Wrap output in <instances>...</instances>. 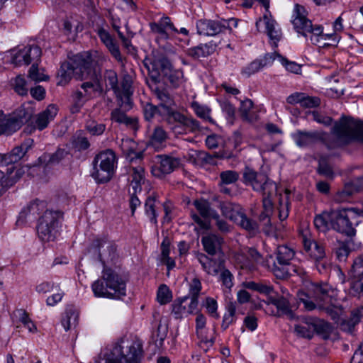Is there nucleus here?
Masks as SVG:
<instances>
[{
  "mask_svg": "<svg viewBox=\"0 0 363 363\" xmlns=\"http://www.w3.org/2000/svg\"><path fill=\"white\" fill-rule=\"evenodd\" d=\"M237 262L242 269L254 270L256 265L262 262V255L253 248L248 249L246 252H240L235 256Z\"/></svg>",
  "mask_w": 363,
  "mask_h": 363,
  "instance_id": "bb28decb",
  "label": "nucleus"
},
{
  "mask_svg": "<svg viewBox=\"0 0 363 363\" xmlns=\"http://www.w3.org/2000/svg\"><path fill=\"white\" fill-rule=\"evenodd\" d=\"M193 204L203 218H206L214 215L207 200L203 199H196L194 201Z\"/></svg>",
  "mask_w": 363,
  "mask_h": 363,
  "instance_id": "09e8293b",
  "label": "nucleus"
},
{
  "mask_svg": "<svg viewBox=\"0 0 363 363\" xmlns=\"http://www.w3.org/2000/svg\"><path fill=\"white\" fill-rule=\"evenodd\" d=\"M123 154L130 162H140L143 159V150L138 149V143L130 138H123L119 144Z\"/></svg>",
  "mask_w": 363,
  "mask_h": 363,
  "instance_id": "a878e982",
  "label": "nucleus"
},
{
  "mask_svg": "<svg viewBox=\"0 0 363 363\" xmlns=\"http://www.w3.org/2000/svg\"><path fill=\"white\" fill-rule=\"evenodd\" d=\"M79 311L74 306L67 308L62 318L61 323L64 329L67 331L74 329L79 322Z\"/></svg>",
  "mask_w": 363,
  "mask_h": 363,
  "instance_id": "e433bc0d",
  "label": "nucleus"
},
{
  "mask_svg": "<svg viewBox=\"0 0 363 363\" xmlns=\"http://www.w3.org/2000/svg\"><path fill=\"white\" fill-rule=\"evenodd\" d=\"M306 15L307 12L303 6L295 5L292 16L294 29L306 37L308 34H311L310 40L313 44L324 47L326 44L325 41L329 38V35L323 34V28L321 26L313 25Z\"/></svg>",
  "mask_w": 363,
  "mask_h": 363,
  "instance_id": "20e7f679",
  "label": "nucleus"
},
{
  "mask_svg": "<svg viewBox=\"0 0 363 363\" xmlns=\"http://www.w3.org/2000/svg\"><path fill=\"white\" fill-rule=\"evenodd\" d=\"M13 87L15 91L21 96H24L28 94V88L26 87V79L21 75L17 76L15 78Z\"/></svg>",
  "mask_w": 363,
  "mask_h": 363,
  "instance_id": "e2e57ef3",
  "label": "nucleus"
},
{
  "mask_svg": "<svg viewBox=\"0 0 363 363\" xmlns=\"http://www.w3.org/2000/svg\"><path fill=\"white\" fill-rule=\"evenodd\" d=\"M242 178L243 183L250 186L254 191L268 195H273L277 192L276 184L264 173H259L250 167H245Z\"/></svg>",
  "mask_w": 363,
  "mask_h": 363,
  "instance_id": "f8f14e48",
  "label": "nucleus"
},
{
  "mask_svg": "<svg viewBox=\"0 0 363 363\" xmlns=\"http://www.w3.org/2000/svg\"><path fill=\"white\" fill-rule=\"evenodd\" d=\"M144 65L148 70L149 75L155 82H159L160 74L166 76L170 84L179 87L182 84L183 72L179 69H172L169 60L162 54H153L144 60Z\"/></svg>",
  "mask_w": 363,
  "mask_h": 363,
  "instance_id": "7ed1b4c3",
  "label": "nucleus"
},
{
  "mask_svg": "<svg viewBox=\"0 0 363 363\" xmlns=\"http://www.w3.org/2000/svg\"><path fill=\"white\" fill-rule=\"evenodd\" d=\"M233 276L228 269H222L220 275V280L222 282L223 286L225 288V291H229L233 286Z\"/></svg>",
  "mask_w": 363,
  "mask_h": 363,
  "instance_id": "680f3d73",
  "label": "nucleus"
},
{
  "mask_svg": "<svg viewBox=\"0 0 363 363\" xmlns=\"http://www.w3.org/2000/svg\"><path fill=\"white\" fill-rule=\"evenodd\" d=\"M199 300L195 298L184 296L173 304L172 313L177 319L196 313Z\"/></svg>",
  "mask_w": 363,
  "mask_h": 363,
  "instance_id": "5701e85b",
  "label": "nucleus"
},
{
  "mask_svg": "<svg viewBox=\"0 0 363 363\" xmlns=\"http://www.w3.org/2000/svg\"><path fill=\"white\" fill-rule=\"evenodd\" d=\"M191 106L198 117L211 124L214 123V121L211 116V109L208 107L201 105L197 102H194Z\"/></svg>",
  "mask_w": 363,
  "mask_h": 363,
  "instance_id": "a18cd8bd",
  "label": "nucleus"
},
{
  "mask_svg": "<svg viewBox=\"0 0 363 363\" xmlns=\"http://www.w3.org/2000/svg\"><path fill=\"white\" fill-rule=\"evenodd\" d=\"M67 151H66L65 149L59 148L55 153L52 155H44L43 159L45 160H48V162L49 164L58 163L62 159H64L67 155Z\"/></svg>",
  "mask_w": 363,
  "mask_h": 363,
  "instance_id": "bf43d9fd",
  "label": "nucleus"
},
{
  "mask_svg": "<svg viewBox=\"0 0 363 363\" xmlns=\"http://www.w3.org/2000/svg\"><path fill=\"white\" fill-rule=\"evenodd\" d=\"M150 28L158 40H167L178 32L168 16H163L158 21L150 23Z\"/></svg>",
  "mask_w": 363,
  "mask_h": 363,
  "instance_id": "4be33fe9",
  "label": "nucleus"
},
{
  "mask_svg": "<svg viewBox=\"0 0 363 363\" xmlns=\"http://www.w3.org/2000/svg\"><path fill=\"white\" fill-rule=\"evenodd\" d=\"M120 21L118 18H116L113 16L111 18V24L113 28V29L117 32L118 38L121 39L123 45L127 48L129 49L130 47H132L130 39L133 38V35L131 33H128L127 34V36H125L123 33L120 30V26H119Z\"/></svg>",
  "mask_w": 363,
  "mask_h": 363,
  "instance_id": "49530a36",
  "label": "nucleus"
},
{
  "mask_svg": "<svg viewBox=\"0 0 363 363\" xmlns=\"http://www.w3.org/2000/svg\"><path fill=\"white\" fill-rule=\"evenodd\" d=\"M235 312L236 307L235 304L233 303H230L227 306V312L225 313L223 318L222 328L223 329H227L235 322Z\"/></svg>",
  "mask_w": 363,
  "mask_h": 363,
  "instance_id": "603ef678",
  "label": "nucleus"
},
{
  "mask_svg": "<svg viewBox=\"0 0 363 363\" xmlns=\"http://www.w3.org/2000/svg\"><path fill=\"white\" fill-rule=\"evenodd\" d=\"M91 289L96 297L115 298L112 292L107 287L106 281L103 279V274L100 279L92 284Z\"/></svg>",
  "mask_w": 363,
  "mask_h": 363,
  "instance_id": "58836bf2",
  "label": "nucleus"
},
{
  "mask_svg": "<svg viewBox=\"0 0 363 363\" xmlns=\"http://www.w3.org/2000/svg\"><path fill=\"white\" fill-rule=\"evenodd\" d=\"M86 128L91 135H100L104 132L106 125L103 123H98L97 122L92 121L87 123Z\"/></svg>",
  "mask_w": 363,
  "mask_h": 363,
  "instance_id": "69168bd1",
  "label": "nucleus"
},
{
  "mask_svg": "<svg viewBox=\"0 0 363 363\" xmlns=\"http://www.w3.org/2000/svg\"><path fill=\"white\" fill-rule=\"evenodd\" d=\"M42 55L41 49L38 45L26 46L18 50L12 57V63L16 66L29 65L31 62H38Z\"/></svg>",
  "mask_w": 363,
  "mask_h": 363,
  "instance_id": "aec40b11",
  "label": "nucleus"
},
{
  "mask_svg": "<svg viewBox=\"0 0 363 363\" xmlns=\"http://www.w3.org/2000/svg\"><path fill=\"white\" fill-rule=\"evenodd\" d=\"M167 123L173 125L172 129L176 134L186 131L194 133L201 130L200 123L197 120L186 117L179 112L172 113Z\"/></svg>",
  "mask_w": 363,
  "mask_h": 363,
  "instance_id": "a211bd4d",
  "label": "nucleus"
},
{
  "mask_svg": "<svg viewBox=\"0 0 363 363\" xmlns=\"http://www.w3.org/2000/svg\"><path fill=\"white\" fill-rule=\"evenodd\" d=\"M57 112L58 108L55 105H49L46 109L39 113L33 118V120L31 121L33 128L39 130H43L46 128L50 121L57 116Z\"/></svg>",
  "mask_w": 363,
  "mask_h": 363,
  "instance_id": "c85d7f7f",
  "label": "nucleus"
},
{
  "mask_svg": "<svg viewBox=\"0 0 363 363\" xmlns=\"http://www.w3.org/2000/svg\"><path fill=\"white\" fill-rule=\"evenodd\" d=\"M98 56V51L84 52L73 57L72 62H65L62 64L58 71V85H65L74 76L79 79L82 77L84 69H89L91 63H94V57Z\"/></svg>",
  "mask_w": 363,
  "mask_h": 363,
  "instance_id": "39448f33",
  "label": "nucleus"
},
{
  "mask_svg": "<svg viewBox=\"0 0 363 363\" xmlns=\"http://www.w3.org/2000/svg\"><path fill=\"white\" fill-rule=\"evenodd\" d=\"M167 138L166 131L161 127H156L151 135L150 144L155 148L158 149L166 141Z\"/></svg>",
  "mask_w": 363,
  "mask_h": 363,
  "instance_id": "37998d69",
  "label": "nucleus"
},
{
  "mask_svg": "<svg viewBox=\"0 0 363 363\" xmlns=\"http://www.w3.org/2000/svg\"><path fill=\"white\" fill-rule=\"evenodd\" d=\"M32 142V140H28L21 145L14 147L9 153L0 154V164L6 166L20 161L28 152Z\"/></svg>",
  "mask_w": 363,
  "mask_h": 363,
  "instance_id": "cd10ccee",
  "label": "nucleus"
},
{
  "mask_svg": "<svg viewBox=\"0 0 363 363\" xmlns=\"http://www.w3.org/2000/svg\"><path fill=\"white\" fill-rule=\"evenodd\" d=\"M169 241L167 238H165L161 244V261L167 265L169 270L175 267V262L169 257Z\"/></svg>",
  "mask_w": 363,
  "mask_h": 363,
  "instance_id": "79ce46f5",
  "label": "nucleus"
},
{
  "mask_svg": "<svg viewBox=\"0 0 363 363\" xmlns=\"http://www.w3.org/2000/svg\"><path fill=\"white\" fill-rule=\"evenodd\" d=\"M332 134L334 138L330 140L323 132L298 130L292 134V138L300 147H306L321 140L329 149H334L352 142L363 143V123L352 118L342 117L335 123Z\"/></svg>",
  "mask_w": 363,
  "mask_h": 363,
  "instance_id": "f257e3e1",
  "label": "nucleus"
},
{
  "mask_svg": "<svg viewBox=\"0 0 363 363\" xmlns=\"http://www.w3.org/2000/svg\"><path fill=\"white\" fill-rule=\"evenodd\" d=\"M216 49V44L213 41L208 43L200 44L198 46L189 48L187 55L194 59L205 57L212 55Z\"/></svg>",
  "mask_w": 363,
  "mask_h": 363,
  "instance_id": "f704fd0d",
  "label": "nucleus"
},
{
  "mask_svg": "<svg viewBox=\"0 0 363 363\" xmlns=\"http://www.w3.org/2000/svg\"><path fill=\"white\" fill-rule=\"evenodd\" d=\"M94 60L95 62L91 63V65L89 66V69H84L82 77H79V79H90V81L84 82L82 84V89L87 96H91L92 94L95 93L99 88L96 66L103 62V54L98 51V56H95Z\"/></svg>",
  "mask_w": 363,
  "mask_h": 363,
  "instance_id": "f3484780",
  "label": "nucleus"
},
{
  "mask_svg": "<svg viewBox=\"0 0 363 363\" xmlns=\"http://www.w3.org/2000/svg\"><path fill=\"white\" fill-rule=\"evenodd\" d=\"M272 195L263 194V211L259 215V219L261 220H264L266 218H269L272 212V202L270 199V197Z\"/></svg>",
  "mask_w": 363,
  "mask_h": 363,
  "instance_id": "6e6d98bb",
  "label": "nucleus"
},
{
  "mask_svg": "<svg viewBox=\"0 0 363 363\" xmlns=\"http://www.w3.org/2000/svg\"><path fill=\"white\" fill-rule=\"evenodd\" d=\"M204 250L211 255H214L221 250L223 239L216 235H208L201 239Z\"/></svg>",
  "mask_w": 363,
  "mask_h": 363,
  "instance_id": "c9c22d12",
  "label": "nucleus"
},
{
  "mask_svg": "<svg viewBox=\"0 0 363 363\" xmlns=\"http://www.w3.org/2000/svg\"><path fill=\"white\" fill-rule=\"evenodd\" d=\"M131 183L134 193L141 191V184L145 182V169L143 167H134L130 170Z\"/></svg>",
  "mask_w": 363,
  "mask_h": 363,
  "instance_id": "ea45409f",
  "label": "nucleus"
},
{
  "mask_svg": "<svg viewBox=\"0 0 363 363\" xmlns=\"http://www.w3.org/2000/svg\"><path fill=\"white\" fill-rule=\"evenodd\" d=\"M303 243L306 252L314 261H318L325 258V250L322 245L317 242L303 236Z\"/></svg>",
  "mask_w": 363,
  "mask_h": 363,
  "instance_id": "7c9ffc66",
  "label": "nucleus"
},
{
  "mask_svg": "<svg viewBox=\"0 0 363 363\" xmlns=\"http://www.w3.org/2000/svg\"><path fill=\"white\" fill-rule=\"evenodd\" d=\"M157 299L160 304H166L171 301L172 294L166 285L162 284L159 287Z\"/></svg>",
  "mask_w": 363,
  "mask_h": 363,
  "instance_id": "4d7b16f0",
  "label": "nucleus"
},
{
  "mask_svg": "<svg viewBox=\"0 0 363 363\" xmlns=\"http://www.w3.org/2000/svg\"><path fill=\"white\" fill-rule=\"evenodd\" d=\"M87 95L81 91H77L72 96L74 105L71 108L72 113H77L86 100Z\"/></svg>",
  "mask_w": 363,
  "mask_h": 363,
  "instance_id": "5fc2aeb1",
  "label": "nucleus"
},
{
  "mask_svg": "<svg viewBox=\"0 0 363 363\" xmlns=\"http://www.w3.org/2000/svg\"><path fill=\"white\" fill-rule=\"evenodd\" d=\"M363 316V308L354 309L349 319H344L340 323V328L347 333H352Z\"/></svg>",
  "mask_w": 363,
  "mask_h": 363,
  "instance_id": "4c0bfd02",
  "label": "nucleus"
},
{
  "mask_svg": "<svg viewBox=\"0 0 363 363\" xmlns=\"http://www.w3.org/2000/svg\"><path fill=\"white\" fill-rule=\"evenodd\" d=\"M330 288L327 284H313L309 293L298 291V299L303 304L307 311H313L315 308L325 311V312L334 320H337L340 310L331 306L325 307V303L330 302Z\"/></svg>",
  "mask_w": 363,
  "mask_h": 363,
  "instance_id": "f03ea898",
  "label": "nucleus"
},
{
  "mask_svg": "<svg viewBox=\"0 0 363 363\" xmlns=\"http://www.w3.org/2000/svg\"><path fill=\"white\" fill-rule=\"evenodd\" d=\"M94 245L99 248V256L106 257L108 259H113L116 252V245L111 241L105 238H97L94 241Z\"/></svg>",
  "mask_w": 363,
  "mask_h": 363,
  "instance_id": "72a5a7b5",
  "label": "nucleus"
},
{
  "mask_svg": "<svg viewBox=\"0 0 363 363\" xmlns=\"http://www.w3.org/2000/svg\"><path fill=\"white\" fill-rule=\"evenodd\" d=\"M222 214L249 232H255L258 227L255 221L248 218L242 207L236 203L223 202L220 204Z\"/></svg>",
  "mask_w": 363,
  "mask_h": 363,
  "instance_id": "ddd939ff",
  "label": "nucleus"
},
{
  "mask_svg": "<svg viewBox=\"0 0 363 363\" xmlns=\"http://www.w3.org/2000/svg\"><path fill=\"white\" fill-rule=\"evenodd\" d=\"M116 161V155L111 150L99 153L93 161L91 177L97 183L108 182L114 174Z\"/></svg>",
  "mask_w": 363,
  "mask_h": 363,
  "instance_id": "1a4fd4ad",
  "label": "nucleus"
},
{
  "mask_svg": "<svg viewBox=\"0 0 363 363\" xmlns=\"http://www.w3.org/2000/svg\"><path fill=\"white\" fill-rule=\"evenodd\" d=\"M351 289L357 294H363V255L353 262L349 272Z\"/></svg>",
  "mask_w": 363,
  "mask_h": 363,
  "instance_id": "b1692460",
  "label": "nucleus"
},
{
  "mask_svg": "<svg viewBox=\"0 0 363 363\" xmlns=\"http://www.w3.org/2000/svg\"><path fill=\"white\" fill-rule=\"evenodd\" d=\"M13 173L14 171L11 169H8L6 174L0 170V196L16 182L21 177L23 172L21 169H17L14 174Z\"/></svg>",
  "mask_w": 363,
  "mask_h": 363,
  "instance_id": "473e14b6",
  "label": "nucleus"
},
{
  "mask_svg": "<svg viewBox=\"0 0 363 363\" xmlns=\"http://www.w3.org/2000/svg\"><path fill=\"white\" fill-rule=\"evenodd\" d=\"M201 290V282L198 277H194L189 283L190 298H195L198 300L200 291Z\"/></svg>",
  "mask_w": 363,
  "mask_h": 363,
  "instance_id": "0e129e2a",
  "label": "nucleus"
},
{
  "mask_svg": "<svg viewBox=\"0 0 363 363\" xmlns=\"http://www.w3.org/2000/svg\"><path fill=\"white\" fill-rule=\"evenodd\" d=\"M225 144L224 138L216 134L208 135L206 139V145L209 149H216Z\"/></svg>",
  "mask_w": 363,
  "mask_h": 363,
  "instance_id": "13d9d810",
  "label": "nucleus"
},
{
  "mask_svg": "<svg viewBox=\"0 0 363 363\" xmlns=\"http://www.w3.org/2000/svg\"><path fill=\"white\" fill-rule=\"evenodd\" d=\"M62 216V213L59 211H44L37 225V233L41 240L50 242L56 238L58 233V224Z\"/></svg>",
  "mask_w": 363,
  "mask_h": 363,
  "instance_id": "9b49d317",
  "label": "nucleus"
},
{
  "mask_svg": "<svg viewBox=\"0 0 363 363\" xmlns=\"http://www.w3.org/2000/svg\"><path fill=\"white\" fill-rule=\"evenodd\" d=\"M314 330L315 325L307 322L301 325H296L294 328V332L298 336L308 339L313 337Z\"/></svg>",
  "mask_w": 363,
  "mask_h": 363,
  "instance_id": "8fccbe9b",
  "label": "nucleus"
},
{
  "mask_svg": "<svg viewBox=\"0 0 363 363\" xmlns=\"http://www.w3.org/2000/svg\"><path fill=\"white\" fill-rule=\"evenodd\" d=\"M103 279L115 298H121L126 295V285L124 280L111 268H104Z\"/></svg>",
  "mask_w": 363,
  "mask_h": 363,
  "instance_id": "6ab92c4d",
  "label": "nucleus"
},
{
  "mask_svg": "<svg viewBox=\"0 0 363 363\" xmlns=\"http://www.w3.org/2000/svg\"><path fill=\"white\" fill-rule=\"evenodd\" d=\"M219 185H228L235 184L240 177L238 172L233 170H225L220 173Z\"/></svg>",
  "mask_w": 363,
  "mask_h": 363,
  "instance_id": "3c124183",
  "label": "nucleus"
},
{
  "mask_svg": "<svg viewBox=\"0 0 363 363\" xmlns=\"http://www.w3.org/2000/svg\"><path fill=\"white\" fill-rule=\"evenodd\" d=\"M156 203L157 201L153 197H148L145 203V212L146 216L149 218L150 222L154 225L157 223V214L156 212Z\"/></svg>",
  "mask_w": 363,
  "mask_h": 363,
  "instance_id": "c03bdc74",
  "label": "nucleus"
},
{
  "mask_svg": "<svg viewBox=\"0 0 363 363\" xmlns=\"http://www.w3.org/2000/svg\"><path fill=\"white\" fill-rule=\"evenodd\" d=\"M96 31L101 42L106 46L111 55L116 60L119 62L122 61L119 46L109 32L106 29L101 27L97 28Z\"/></svg>",
  "mask_w": 363,
  "mask_h": 363,
  "instance_id": "c756f323",
  "label": "nucleus"
},
{
  "mask_svg": "<svg viewBox=\"0 0 363 363\" xmlns=\"http://www.w3.org/2000/svg\"><path fill=\"white\" fill-rule=\"evenodd\" d=\"M314 225L318 230L323 232L332 228V211H324L316 216L314 218Z\"/></svg>",
  "mask_w": 363,
  "mask_h": 363,
  "instance_id": "a19ab883",
  "label": "nucleus"
},
{
  "mask_svg": "<svg viewBox=\"0 0 363 363\" xmlns=\"http://www.w3.org/2000/svg\"><path fill=\"white\" fill-rule=\"evenodd\" d=\"M273 303L283 314L287 315L290 319L294 318V315L289 308V303L286 298L283 297L279 298L274 300Z\"/></svg>",
  "mask_w": 363,
  "mask_h": 363,
  "instance_id": "864d4df0",
  "label": "nucleus"
},
{
  "mask_svg": "<svg viewBox=\"0 0 363 363\" xmlns=\"http://www.w3.org/2000/svg\"><path fill=\"white\" fill-rule=\"evenodd\" d=\"M262 68L261 62L257 60H254L242 69V74L245 77H250L259 71Z\"/></svg>",
  "mask_w": 363,
  "mask_h": 363,
  "instance_id": "338daca9",
  "label": "nucleus"
},
{
  "mask_svg": "<svg viewBox=\"0 0 363 363\" xmlns=\"http://www.w3.org/2000/svg\"><path fill=\"white\" fill-rule=\"evenodd\" d=\"M360 215H363V211L354 208L332 211V228L347 236H353L355 229L352 220Z\"/></svg>",
  "mask_w": 363,
  "mask_h": 363,
  "instance_id": "9d476101",
  "label": "nucleus"
},
{
  "mask_svg": "<svg viewBox=\"0 0 363 363\" xmlns=\"http://www.w3.org/2000/svg\"><path fill=\"white\" fill-rule=\"evenodd\" d=\"M238 23V20L235 18L228 21L199 20L196 23L197 33L206 36H214L227 31L230 33L231 26L237 27Z\"/></svg>",
  "mask_w": 363,
  "mask_h": 363,
  "instance_id": "2eb2a0df",
  "label": "nucleus"
},
{
  "mask_svg": "<svg viewBox=\"0 0 363 363\" xmlns=\"http://www.w3.org/2000/svg\"><path fill=\"white\" fill-rule=\"evenodd\" d=\"M154 94L160 101V104L157 106L160 108V115H161L163 119L167 123L169 116H171L172 113L178 112L173 108L174 106V101L164 89L155 88Z\"/></svg>",
  "mask_w": 363,
  "mask_h": 363,
  "instance_id": "393cba45",
  "label": "nucleus"
},
{
  "mask_svg": "<svg viewBox=\"0 0 363 363\" xmlns=\"http://www.w3.org/2000/svg\"><path fill=\"white\" fill-rule=\"evenodd\" d=\"M28 77L34 82L45 81L48 77L40 72L38 68V62H33L28 72Z\"/></svg>",
  "mask_w": 363,
  "mask_h": 363,
  "instance_id": "052dcab7",
  "label": "nucleus"
},
{
  "mask_svg": "<svg viewBox=\"0 0 363 363\" xmlns=\"http://www.w3.org/2000/svg\"><path fill=\"white\" fill-rule=\"evenodd\" d=\"M197 259L201 264L203 269L210 275H216L223 269V263L220 260L211 259L204 254H199Z\"/></svg>",
  "mask_w": 363,
  "mask_h": 363,
  "instance_id": "2f4dec72",
  "label": "nucleus"
},
{
  "mask_svg": "<svg viewBox=\"0 0 363 363\" xmlns=\"http://www.w3.org/2000/svg\"><path fill=\"white\" fill-rule=\"evenodd\" d=\"M34 112L35 109L30 104L21 105L9 115H5L2 111H0V135H11L18 130L31 118Z\"/></svg>",
  "mask_w": 363,
  "mask_h": 363,
  "instance_id": "0eeeda50",
  "label": "nucleus"
},
{
  "mask_svg": "<svg viewBox=\"0 0 363 363\" xmlns=\"http://www.w3.org/2000/svg\"><path fill=\"white\" fill-rule=\"evenodd\" d=\"M295 256V251L287 245H279L277 248L276 258L280 266L274 265L272 272L279 279H285L289 276L296 274L303 276L304 269L298 266L291 264Z\"/></svg>",
  "mask_w": 363,
  "mask_h": 363,
  "instance_id": "6e6552de",
  "label": "nucleus"
},
{
  "mask_svg": "<svg viewBox=\"0 0 363 363\" xmlns=\"http://www.w3.org/2000/svg\"><path fill=\"white\" fill-rule=\"evenodd\" d=\"M104 80L106 86H109L113 91L120 107L125 111L130 109L133 104L131 96L133 92L131 76L124 74L119 85L116 72L110 69L105 72Z\"/></svg>",
  "mask_w": 363,
  "mask_h": 363,
  "instance_id": "423d86ee",
  "label": "nucleus"
},
{
  "mask_svg": "<svg viewBox=\"0 0 363 363\" xmlns=\"http://www.w3.org/2000/svg\"><path fill=\"white\" fill-rule=\"evenodd\" d=\"M72 145L77 151H84L89 147L90 143L87 138L82 132H79L72 137Z\"/></svg>",
  "mask_w": 363,
  "mask_h": 363,
  "instance_id": "de8ad7c7",
  "label": "nucleus"
},
{
  "mask_svg": "<svg viewBox=\"0 0 363 363\" xmlns=\"http://www.w3.org/2000/svg\"><path fill=\"white\" fill-rule=\"evenodd\" d=\"M152 162L151 173L158 179H163L171 174L181 163L179 158L168 155H157L153 158Z\"/></svg>",
  "mask_w": 363,
  "mask_h": 363,
  "instance_id": "dca6fc26",
  "label": "nucleus"
},
{
  "mask_svg": "<svg viewBox=\"0 0 363 363\" xmlns=\"http://www.w3.org/2000/svg\"><path fill=\"white\" fill-rule=\"evenodd\" d=\"M47 203L44 201L33 200L24 206L19 213L17 224L23 225L25 223L34 221L41 212L47 209Z\"/></svg>",
  "mask_w": 363,
  "mask_h": 363,
  "instance_id": "412c9836",
  "label": "nucleus"
},
{
  "mask_svg": "<svg viewBox=\"0 0 363 363\" xmlns=\"http://www.w3.org/2000/svg\"><path fill=\"white\" fill-rule=\"evenodd\" d=\"M141 357V345L133 342L126 346L115 347L113 355L106 359L105 363H140Z\"/></svg>",
  "mask_w": 363,
  "mask_h": 363,
  "instance_id": "4468645a",
  "label": "nucleus"
},
{
  "mask_svg": "<svg viewBox=\"0 0 363 363\" xmlns=\"http://www.w3.org/2000/svg\"><path fill=\"white\" fill-rule=\"evenodd\" d=\"M53 291H55V293L48 296L46 299V303L50 306H54L57 303L60 302L64 296V292L60 289L59 285L55 286Z\"/></svg>",
  "mask_w": 363,
  "mask_h": 363,
  "instance_id": "774afa93",
  "label": "nucleus"
}]
</instances>
